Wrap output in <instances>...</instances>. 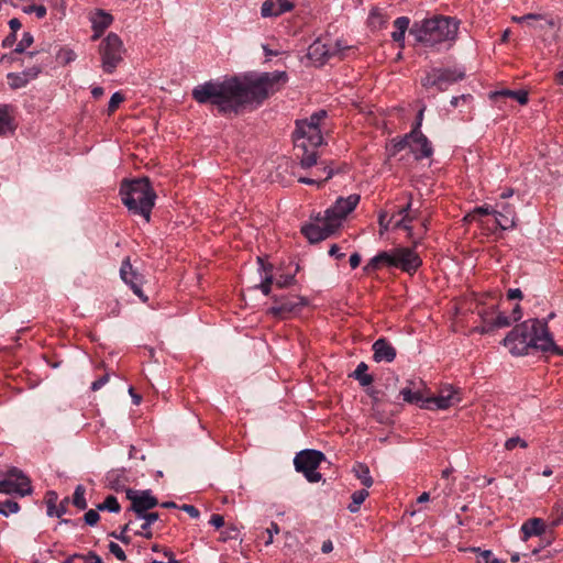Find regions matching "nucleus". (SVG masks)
I'll use <instances>...</instances> for the list:
<instances>
[{
	"instance_id": "nucleus-1",
	"label": "nucleus",
	"mask_w": 563,
	"mask_h": 563,
	"mask_svg": "<svg viewBox=\"0 0 563 563\" xmlns=\"http://www.w3.org/2000/svg\"><path fill=\"white\" fill-rule=\"evenodd\" d=\"M288 80L286 71L263 73L256 77H231L210 80L192 90L199 103H211L221 113H239L246 106H260L269 95L278 91Z\"/></svg>"
},
{
	"instance_id": "nucleus-2",
	"label": "nucleus",
	"mask_w": 563,
	"mask_h": 563,
	"mask_svg": "<svg viewBox=\"0 0 563 563\" xmlns=\"http://www.w3.org/2000/svg\"><path fill=\"white\" fill-rule=\"evenodd\" d=\"M503 344L515 356L528 355L531 350L563 355L549 331L548 321L531 318L514 327L503 340Z\"/></svg>"
},
{
	"instance_id": "nucleus-3",
	"label": "nucleus",
	"mask_w": 563,
	"mask_h": 563,
	"mask_svg": "<svg viewBox=\"0 0 563 563\" xmlns=\"http://www.w3.org/2000/svg\"><path fill=\"white\" fill-rule=\"evenodd\" d=\"M460 21L456 18L434 15L416 21L409 29L415 41L426 47L439 51L442 45L450 48L457 38Z\"/></svg>"
},
{
	"instance_id": "nucleus-4",
	"label": "nucleus",
	"mask_w": 563,
	"mask_h": 563,
	"mask_svg": "<svg viewBox=\"0 0 563 563\" xmlns=\"http://www.w3.org/2000/svg\"><path fill=\"white\" fill-rule=\"evenodd\" d=\"M120 196L131 213L141 216L146 222L150 221L156 194L147 177L124 180L120 187Z\"/></svg>"
},
{
	"instance_id": "nucleus-5",
	"label": "nucleus",
	"mask_w": 563,
	"mask_h": 563,
	"mask_svg": "<svg viewBox=\"0 0 563 563\" xmlns=\"http://www.w3.org/2000/svg\"><path fill=\"white\" fill-rule=\"evenodd\" d=\"M307 123L306 121H297L296 131L294 133L295 148L300 159V165L309 168L317 164V147L323 143V136L320 128Z\"/></svg>"
},
{
	"instance_id": "nucleus-6",
	"label": "nucleus",
	"mask_w": 563,
	"mask_h": 563,
	"mask_svg": "<svg viewBox=\"0 0 563 563\" xmlns=\"http://www.w3.org/2000/svg\"><path fill=\"white\" fill-rule=\"evenodd\" d=\"M126 49L121 37L110 32L99 45L101 68L106 74H112L123 62Z\"/></svg>"
},
{
	"instance_id": "nucleus-7",
	"label": "nucleus",
	"mask_w": 563,
	"mask_h": 563,
	"mask_svg": "<svg viewBox=\"0 0 563 563\" xmlns=\"http://www.w3.org/2000/svg\"><path fill=\"white\" fill-rule=\"evenodd\" d=\"M324 459L321 451L306 449L296 454L294 465L297 472L303 473L308 482L318 483L322 476L317 468Z\"/></svg>"
},
{
	"instance_id": "nucleus-8",
	"label": "nucleus",
	"mask_w": 563,
	"mask_h": 563,
	"mask_svg": "<svg viewBox=\"0 0 563 563\" xmlns=\"http://www.w3.org/2000/svg\"><path fill=\"white\" fill-rule=\"evenodd\" d=\"M464 77L465 71L461 68H432L421 78V85L424 88L435 87L439 91H444Z\"/></svg>"
},
{
	"instance_id": "nucleus-9",
	"label": "nucleus",
	"mask_w": 563,
	"mask_h": 563,
	"mask_svg": "<svg viewBox=\"0 0 563 563\" xmlns=\"http://www.w3.org/2000/svg\"><path fill=\"white\" fill-rule=\"evenodd\" d=\"M0 493L26 496L32 493L29 477L18 467L0 473Z\"/></svg>"
},
{
	"instance_id": "nucleus-10",
	"label": "nucleus",
	"mask_w": 563,
	"mask_h": 563,
	"mask_svg": "<svg viewBox=\"0 0 563 563\" xmlns=\"http://www.w3.org/2000/svg\"><path fill=\"white\" fill-rule=\"evenodd\" d=\"M349 49H351V47L343 45L341 41H338L335 44L328 46L320 40H316L312 44L309 45L307 57L313 63V65L322 66L331 57L338 56L343 58L345 56V52Z\"/></svg>"
},
{
	"instance_id": "nucleus-11",
	"label": "nucleus",
	"mask_w": 563,
	"mask_h": 563,
	"mask_svg": "<svg viewBox=\"0 0 563 563\" xmlns=\"http://www.w3.org/2000/svg\"><path fill=\"white\" fill-rule=\"evenodd\" d=\"M338 230V222H331L325 216L316 218V223L301 228V233L310 243H318L332 235Z\"/></svg>"
},
{
	"instance_id": "nucleus-12",
	"label": "nucleus",
	"mask_w": 563,
	"mask_h": 563,
	"mask_svg": "<svg viewBox=\"0 0 563 563\" xmlns=\"http://www.w3.org/2000/svg\"><path fill=\"white\" fill-rule=\"evenodd\" d=\"M126 498L131 501V506L126 511H133L136 517L148 514L150 509L155 508L158 505V500L152 495L150 489L135 490L128 488Z\"/></svg>"
},
{
	"instance_id": "nucleus-13",
	"label": "nucleus",
	"mask_w": 563,
	"mask_h": 563,
	"mask_svg": "<svg viewBox=\"0 0 563 563\" xmlns=\"http://www.w3.org/2000/svg\"><path fill=\"white\" fill-rule=\"evenodd\" d=\"M360 202V195L352 194L346 198L339 197L335 203L324 211V216L331 222H338V229L342 224V220L351 213Z\"/></svg>"
},
{
	"instance_id": "nucleus-14",
	"label": "nucleus",
	"mask_w": 563,
	"mask_h": 563,
	"mask_svg": "<svg viewBox=\"0 0 563 563\" xmlns=\"http://www.w3.org/2000/svg\"><path fill=\"white\" fill-rule=\"evenodd\" d=\"M461 401L459 390L452 385L444 386L438 396L427 397L423 404L420 405L422 409H448L451 406Z\"/></svg>"
},
{
	"instance_id": "nucleus-15",
	"label": "nucleus",
	"mask_w": 563,
	"mask_h": 563,
	"mask_svg": "<svg viewBox=\"0 0 563 563\" xmlns=\"http://www.w3.org/2000/svg\"><path fill=\"white\" fill-rule=\"evenodd\" d=\"M420 256L410 247L394 249V267L413 274L421 266Z\"/></svg>"
},
{
	"instance_id": "nucleus-16",
	"label": "nucleus",
	"mask_w": 563,
	"mask_h": 563,
	"mask_svg": "<svg viewBox=\"0 0 563 563\" xmlns=\"http://www.w3.org/2000/svg\"><path fill=\"white\" fill-rule=\"evenodd\" d=\"M120 277L121 279L130 286L133 292L143 301L146 302L148 300L147 296L142 290L143 285V276L133 268L130 257H125L122 261L120 267Z\"/></svg>"
},
{
	"instance_id": "nucleus-17",
	"label": "nucleus",
	"mask_w": 563,
	"mask_h": 563,
	"mask_svg": "<svg viewBox=\"0 0 563 563\" xmlns=\"http://www.w3.org/2000/svg\"><path fill=\"white\" fill-rule=\"evenodd\" d=\"M307 300L302 297L292 296L277 299L275 305L268 309V313L274 317L285 318L286 314L294 312L297 308L305 306Z\"/></svg>"
},
{
	"instance_id": "nucleus-18",
	"label": "nucleus",
	"mask_w": 563,
	"mask_h": 563,
	"mask_svg": "<svg viewBox=\"0 0 563 563\" xmlns=\"http://www.w3.org/2000/svg\"><path fill=\"white\" fill-rule=\"evenodd\" d=\"M495 217L501 230H510L517 225L515 207L506 201H498L495 208Z\"/></svg>"
},
{
	"instance_id": "nucleus-19",
	"label": "nucleus",
	"mask_w": 563,
	"mask_h": 563,
	"mask_svg": "<svg viewBox=\"0 0 563 563\" xmlns=\"http://www.w3.org/2000/svg\"><path fill=\"white\" fill-rule=\"evenodd\" d=\"M410 151L416 159L428 158L433 154V148L428 137L421 131H410Z\"/></svg>"
},
{
	"instance_id": "nucleus-20",
	"label": "nucleus",
	"mask_w": 563,
	"mask_h": 563,
	"mask_svg": "<svg viewBox=\"0 0 563 563\" xmlns=\"http://www.w3.org/2000/svg\"><path fill=\"white\" fill-rule=\"evenodd\" d=\"M42 69L38 66L30 67L21 73H9L7 75L8 84L11 89H20L25 87L29 82L36 79Z\"/></svg>"
},
{
	"instance_id": "nucleus-21",
	"label": "nucleus",
	"mask_w": 563,
	"mask_h": 563,
	"mask_svg": "<svg viewBox=\"0 0 563 563\" xmlns=\"http://www.w3.org/2000/svg\"><path fill=\"white\" fill-rule=\"evenodd\" d=\"M294 9V3L289 0H265L261 7L263 18H276Z\"/></svg>"
},
{
	"instance_id": "nucleus-22",
	"label": "nucleus",
	"mask_w": 563,
	"mask_h": 563,
	"mask_svg": "<svg viewBox=\"0 0 563 563\" xmlns=\"http://www.w3.org/2000/svg\"><path fill=\"white\" fill-rule=\"evenodd\" d=\"M373 358L375 362H387L390 363L396 358V349L386 340L378 339L373 344Z\"/></svg>"
},
{
	"instance_id": "nucleus-23",
	"label": "nucleus",
	"mask_w": 563,
	"mask_h": 563,
	"mask_svg": "<svg viewBox=\"0 0 563 563\" xmlns=\"http://www.w3.org/2000/svg\"><path fill=\"white\" fill-rule=\"evenodd\" d=\"M424 388V384L422 380L418 382H409V386L402 388L400 390V395L402 396L404 401L408 404L421 405L426 400L422 389Z\"/></svg>"
},
{
	"instance_id": "nucleus-24",
	"label": "nucleus",
	"mask_w": 563,
	"mask_h": 563,
	"mask_svg": "<svg viewBox=\"0 0 563 563\" xmlns=\"http://www.w3.org/2000/svg\"><path fill=\"white\" fill-rule=\"evenodd\" d=\"M382 266L394 267V250L379 252L375 255L365 266V273H372L379 269Z\"/></svg>"
},
{
	"instance_id": "nucleus-25",
	"label": "nucleus",
	"mask_w": 563,
	"mask_h": 563,
	"mask_svg": "<svg viewBox=\"0 0 563 563\" xmlns=\"http://www.w3.org/2000/svg\"><path fill=\"white\" fill-rule=\"evenodd\" d=\"M547 526L541 518H531L523 522L521 532L523 541H527L533 536H542L545 532Z\"/></svg>"
},
{
	"instance_id": "nucleus-26",
	"label": "nucleus",
	"mask_w": 563,
	"mask_h": 563,
	"mask_svg": "<svg viewBox=\"0 0 563 563\" xmlns=\"http://www.w3.org/2000/svg\"><path fill=\"white\" fill-rule=\"evenodd\" d=\"M10 111V106L0 104V136L14 131L13 118Z\"/></svg>"
},
{
	"instance_id": "nucleus-27",
	"label": "nucleus",
	"mask_w": 563,
	"mask_h": 563,
	"mask_svg": "<svg viewBox=\"0 0 563 563\" xmlns=\"http://www.w3.org/2000/svg\"><path fill=\"white\" fill-rule=\"evenodd\" d=\"M257 262L260 264V268L264 272L261 284L257 286L262 292L267 296L271 292V285L273 283V266L271 264H265L261 257H257Z\"/></svg>"
},
{
	"instance_id": "nucleus-28",
	"label": "nucleus",
	"mask_w": 563,
	"mask_h": 563,
	"mask_svg": "<svg viewBox=\"0 0 563 563\" xmlns=\"http://www.w3.org/2000/svg\"><path fill=\"white\" fill-rule=\"evenodd\" d=\"M410 20L407 16H399L395 20V31L391 33V37L395 42L401 43L404 46V40L406 31L409 29Z\"/></svg>"
},
{
	"instance_id": "nucleus-29",
	"label": "nucleus",
	"mask_w": 563,
	"mask_h": 563,
	"mask_svg": "<svg viewBox=\"0 0 563 563\" xmlns=\"http://www.w3.org/2000/svg\"><path fill=\"white\" fill-rule=\"evenodd\" d=\"M139 519H143L144 523L141 526L142 531H137V536H142L146 539H151L153 533L151 531V526L159 519L158 512H150L142 516H137Z\"/></svg>"
},
{
	"instance_id": "nucleus-30",
	"label": "nucleus",
	"mask_w": 563,
	"mask_h": 563,
	"mask_svg": "<svg viewBox=\"0 0 563 563\" xmlns=\"http://www.w3.org/2000/svg\"><path fill=\"white\" fill-rule=\"evenodd\" d=\"M492 98H496V97H509V98H512L515 100H517L520 104H527L528 103V91L527 90H509V89H504V90H499V91H495L490 95Z\"/></svg>"
},
{
	"instance_id": "nucleus-31",
	"label": "nucleus",
	"mask_w": 563,
	"mask_h": 563,
	"mask_svg": "<svg viewBox=\"0 0 563 563\" xmlns=\"http://www.w3.org/2000/svg\"><path fill=\"white\" fill-rule=\"evenodd\" d=\"M353 472L355 474V476L361 481V483L365 486V487H371L373 485V478L371 476V472H369V468L366 464L364 463H356L354 466H353Z\"/></svg>"
},
{
	"instance_id": "nucleus-32",
	"label": "nucleus",
	"mask_w": 563,
	"mask_h": 563,
	"mask_svg": "<svg viewBox=\"0 0 563 563\" xmlns=\"http://www.w3.org/2000/svg\"><path fill=\"white\" fill-rule=\"evenodd\" d=\"M367 369H368L367 364L364 362H361L356 366L355 371L353 372V374L351 376L354 377L356 380H358V383L362 386H369L373 383L374 378L372 375L366 374Z\"/></svg>"
},
{
	"instance_id": "nucleus-33",
	"label": "nucleus",
	"mask_w": 563,
	"mask_h": 563,
	"mask_svg": "<svg viewBox=\"0 0 563 563\" xmlns=\"http://www.w3.org/2000/svg\"><path fill=\"white\" fill-rule=\"evenodd\" d=\"M97 510L118 514L121 510V506L115 496L109 495L102 503L97 505Z\"/></svg>"
},
{
	"instance_id": "nucleus-34",
	"label": "nucleus",
	"mask_w": 563,
	"mask_h": 563,
	"mask_svg": "<svg viewBox=\"0 0 563 563\" xmlns=\"http://www.w3.org/2000/svg\"><path fill=\"white\" fill-rule=\"evenodd\" d=\"M368 497V492L366 489H360L355 490L351 498L352 503L347 506V509L354 514L360 510L361 505L364 503V500Z\"/></svg>"
},
{
	"instance_id": "nucleus-35",
	"label": "nucleus",
	"mask_w": 563,
	"mask_h": 563,
	"mask_svg": "<svg viewBox=\"0 0 563 563\" xmlns=\"http://www.w3.org/2000/svg\"><path fill=\"white\" fill-rule=\"evenodd\" d=\"M86 488L84 485H77L73 495V505L77 507L79 510H85L87 508V500L85 498Z\"/></svg>"
},
{
	"instance_id": "nucleus-36",
	"label": "nucleus",
	"mask_w": 563,
	"mask_h": 563,
	"mask_svg": "<svg viewBox=\"0 0 563 563\" xmlns=\"http://www.w3.org/2000/svg\"><path fill=\"white\" fill-rule=\"evenodd\" d=\"M112 22V16L108 13L100 12L98 18L92 21V26L96 32H102Z\"/></svg>"
},
{
	"instance_id": "nucleus-37",
	"label": "nucleus",
	"mask_w": 563,
	"mask_h": 563,
	"mask_svg": "<svg viewBox=\"0 0 563 563\" xmlns=\"http://www.w3.org/2000/svg\"><path fill=\"white\" fill-rule=\"evenodd\" d=\"M124 474L123 468L111 470L107 474V481L112 488H119L124 484V479L121 481V476Z\"/></svg>"
},
{
	"instance_id": "nucleus-38",
	"label": "nucleus",
	"mask_w": 563,
	"mask_h": 563,
	"mask_svg": "<svg viewBox=\"0 0 563 563\" xmlns=\"http://www.w3.org/2000/svg\"><path fill=\"white\" fill-rule=\"evenodd\" d=\"M476 214H479V216H488V214H494L495 216V208H492L490 206H481V207H475L468 214L465 216V220L466 221H472L475 219V216Z\"/></svg>"
},
{
	"instance_id": "nucleus-39",
	"label": "nucleus",
	"mask_w": 563,
	"mask_h": 563,
	"mask_svg": "<svg viewBox=\"0 0 563 563\" xmlns=\"http://www.w3.org/2000/svg\"><path fill=\"white\" fill-rule=\"evenodd\" d=\"M494 330L500 328H507L512 324V320L510 317L506 316L504 312H497L495 314V319L490 322Z\"/></svg>"
},
{
	"instance_id": "nucleus-40",
	"label": "nucleus",
	"mask_w": 563,
	"mask_h": 563,
	"mask_svg": "<svg viewBox=\"0 0 563 563\" xmlns=\"http://www.w3.org/2000/svg\"><path fill=\"white\" fill-rule=\"evenodd\" d=\"M464 551H471L473 553L477 554V563H489L490 559L493 558V553L490 550H482L481 548H467L464 549Z\"/></svg>"
},
{
	"instance_id": "nucleus-41",
	"label": "nucleus",
	"mask_w": 563,
	"mask_h": 563,
	"mask_svg": "<svg viewBox=\"0 0 563 563\" xmlns=\"http://www.w3.org/2000/svg\"><path fill=\"white\" fill-rule=\"evenodd\" d=\"M57 499H58V496H57L56 492L49 490L46 493L45 503L47 506V515L49 517H54V511L56 509Z\"/></svg>"
},
{
	"instance_id": "nucleus-42",
	"label": "nucleus",
	"mask_w": 563,
	"mask_h": 563,
	"mask_svg": "<svg viewBox=\"0 0 563 563\" xmlns=\"http://www.w3.org/2000/svg\"><path fill=\"white\" fill-rule=\"evenodd\" d=\"M415 217L416 216H410V214L401 216V218L395 222L394 227L396 229H404L410 234L411 230H412V227L410 223L412 222Z\"/></svg>"
},
{
	"instance_id": "nucleus-43",
	"label": "nucleus",
	"mask_w": 563,
	"mask_h": 563,
	"mask_svg": "<svg viewBox=\"0 0 563 563\" xmlns=\"http://www.w3.org/2000/svg\"><path fill=\"white\" fill-rule=\"evenodd\" d=\"M22 11L24 13H27V14L35 13V15L38 19H43L46 15V8L44 5H42V4H40V5H37V4L25 5V7L22 8Z\"/></svg>"
},
{
	"instance_id": "nucleus-44",
	"label": "nucleus",
	"mask_w": 563,
	"mask_h": 563,
	"mask_svg": "<svg viewBox=\"0 0 563 563\" xmlns=\"http://www.w3.org/2000/svg\"><path fill=\"white\" fill-rule=\"evenodd\" d=\"M33 43V36L31 33L25 32L14 48V53H23L27 47H30Z\"/></svg>"
},
{
	"instance_id": "nucleus-45",
	"label": "nucleus",
	"mask_w": 563,
	"mask_h": 563,
	"mask_svg": "<svg viewBox=\"0 0 563 563\" xmlns=\"http://www.w3.org/2000/svg\"><path fill=\"white\" fill-rule=\"evenodd\" d=\"M130 525H131V520H129L122 528H121V531L119 533L117 532H111L109 536L114 538V539H118L120 540L122 543H125V544H129L131 542V538L126 534L129 528H130Z\"/></svg>"
},
{
	"instance_id": "nucleus-46",
	"label": "nucleus",
	"mask_w": 563,
	"mask_h": 563,
	"mask_svg": "<svg viewBox=\"0 0 563 563\" xmlns=\"http://www.w3.org/2000/svg\"><path fill=\"white\" fill-rule=\"evenodd\" d=\"M407 146L410 147V136L409 133L406 134L404 137L398 140H393V153L396 154L402 150H405Z\"/></svg>"
},
{
	"instance_id": "nucleus-47",
	"label": "nucleus",
	"mask_w": 563,
	"mask_h": 563,
	"mask_svg": "<svg viewBox=\"0 0 563 563\" xmlns=\"http://www.w3.org/2000/svg\"><path fill=\"white\" fill-rule=\"evenodd\" d=\"M496 307H492L489 309H483L478 311V316L482 319L484 324L489 325V323L495 319Z\"/></svg>"
},
{
	"instance_id": "nucleus-48",
	"label": "nucleus",
	"mask_w": 563,
	"mask_h": 563,
	"mask_svg": "<svg viewBox=\"0 0 563 563\" xmlns=\"http://www.w3.org/2000/svg\"><path fill=\"white\" fill-rule=\"evenodd\" d=\"M517 445H519L520 448L522 449H526L528 446V443L521 439L520 437H512V438H509L506 442H505V448L507 450H514Z\"/></svg>"
},
{
	"instance_id": "nucleus-49",
	"label": "nucleus",
	"mask_w": 563,
	"mask_h": 563,
	"mask_svg": "<svg viewBox=\"0 0 563 563\" xmlns=\"http://www.w3.org/2000/svg\"><path fill=\"white\" fill-rule=\"evenodd\" d=\"M99 510L96 509H89L85 516H84V520L86 522V525L88 526H95L97 525V522L99 521L100 519V516H99Z\"/></svg>"
},
{
	"instance_id": "nucleus-50",
	"label": "nucleus",
	"mask_w": 563,
	"mask_h": 563,
	"mask_svg": "<svg viewBox=\"0 0 563 563\" xmlns=\"http://www.w3.org/2000/svg\"><path fill=\"white\" fill-rule=\"evenodd\" d=\"M109 551L121 562H124L126 560V555L124 553V551L122 550V548L115 543V542H110L109 543Z\"/></svg>"
},
{
	"instance_id": "nucleus-51",
	"label": "nucleus",
	"mask_w": 563,
	"mask_h": 563,
	"mask_svg": "<svg viewBox=\"0 0 563 563\" xmlns=\"http://www.w3.org/2000/svg\"><path fill=\"white\" fill-rule=\"evenodd\" d=\"M3 506L8 507V510H4V508H2V506L0 505V514L4 515V516H8L10 514H15L20 509L19 504L16 501H13V500L4 501Z\"/></svg>"
},
{
	"instance_id": "nucleus-52",
	"label": "nucleus",
	"mask_w": 563,
	"mask_h": 563,
	"mask_svg": "<svg viewBox=\"0 0 563 563\" xmlns=\"http://www.w3.org/2000/svg\"><path fill=\"white\" fill-rule=\"evenodd\" d=\"M124 100V97L120 92H114L108 103V110L109 112H113L119 104Z\"/></svg>"
},
{
	"instance_id": "nucleus-53",
	"label": "nucleus",
	"mask_w": 563,
	"mask_h": 563,
	"mask_svg": "<svg viewBox=\"0 0 563 563\" xmlns=\"http://www.w3.org/2000/svg\"><path fill=\"white\" fill-rule=\"evenodd\" d=\"M327 117V112L324 110H319L310 115L309 119H306L305 121L307 123H313L312 125L316 128H320V121Z\"/></svg>"
},
{
	"instance_id": "nucleus-54",
	"label": "nucleus",
	"mask_w": 563,
	"mask_h": 563,
	"mask_svg": "<svg viewBox=\"0 0 563 563\" xmlns=\"http://www.w3.org/2000/svg\"><path fill=\"white\" fill-rule=\"evenodd\" d=\"M295 283V276L294 275H280L278 278H276V286L279 288H285Z\"/></svg>"
},
{
	"instance_id": "nucleus-55",
	"label": "nucleus",
	"mask_w": 563,
	"mask_h": 563,
	"mask_svg": "<svg viewBox=\"0 0 563 563\" xmlns=\"http://www.w3.org/2000/svg\"><path fill=\"white\" fill-rule=\"evenodd\" d=\"M394 217H391L389 220H387V212L386 211H382L378 216V224H379V233L380 235H383L387 230H388V227H389V223L390 221L393 220Z\"/></svg>"
},
{
	"instance_id": "nucleus-56",
	"label": "nucleus",
	"mask_w": 563,
	"mask_h": 563,
	"mask_svg": "<svg viewBox=\"0 0 563 563\" xmlns=\"http://www.w3.org/2000/svg\"><path fill=\"white\" fill-rule=\"evenodd\" d=\"M69 504V498L65 497L58 506H56V509L54 511V517L60 518L67 511V507Z\"/></svg>"
},
{
	"instance_id": "nucleus-57",
	"label": "nucleus",
	"mask_w": 563,
	"mask_h": 563,
	"mask_svg": "<svg viewBox=\"0 0 563 563\" xmlns=\"http://www.w3.org/2000/svg\"><path fill=\"white\" fill-rule=\"evenodd\" d=\"M543 16L541 14L528 13L522 16H512V21L517 23H523L530 20H542Z\"/></svg>"
},
{
	"instance_id": "nucleus-58",
	"label": "nucleus",
	"mask_w": 563,
	"mask_h": 563,
	"mask_svg": "<svg viewBox=\"0 0 563 563\" xmlns=\"http://www.w3.org/2000/svg\"><path fill=\"white\" fill-rule=\"evenodd\" d=\"M80 559H84V563H103L102 559L93 551L88 552L86 555L81 554Z\"/></svg>"
},
{
	"instance_id": "nucleus-59",
	"label": "nucleus",
	"mask_w": 563,
	"mask_h": 563,
	"mask_svg": "<svg viewBox=\"0 0 563 563\" xmlns=\"http://www.w3.org/2000/svg\"><path fill=\"white\" fill-rule=\"evenodd\" d=\"M266 532L268 534V539L266 540L265 544L268 545L273 543V537L274 534L279 533V527L276 522H272L269 528L266 529Z\"/></svg>"
},
{
	"instance_id": "nucleus-60",
	"label": "nucleus",
	"mask_w": 563,
	"mask_h": 563,
	"mask_svg": "<svg viewBox=\"0 0 563 563\" xmlns=\"http://www.w3.org/2000/svg\"><path fill=\"white\" fill-rule=\"evenodd\" d=\"M109 374H104L91 384V390L97 391L109 382Z\"/></svg>"
},
{
	"instance_id": "nucleus-61",
	"label": "nucleus",
	"mask_w": 563,
	"mask_h": 563,
	"mask_svg": "<svg viewBox=\"0 0 563 563\" xmlns=\"http://www.w3.org/2000/svg\"><path fill=\"white\" fill-rule=\"evenodd\" d=\"M180 509L184 510L185 512H187L194 519H198L199 516H200L199 510L195 506H192V505L184 504L180 507Z\"/></svg>"
},
{
	"instance_id": "nucleus-62",
	"label": "nucleus",
	"mask_w": 563,
	"mask_h": 563,
	"mask_svg": "<svg viewBox=\"0 0 563 563\" xmlns=\"http://www.w3.org/2000/svg\"><path fill=\"white\" fill-rule=\"evenodd\" d=\"M210 525L213 526L216 529H220L224 526V518L221 515L214 514L210 518Z\"/></svg>"
},
{
	"instance_id": "nucleus-63",
	"label": "nucleus",
	"mask_w": 563,
	"mask_h": 563,
	"mask_svg": "<svg viewBox=\"0 0 563 563\" xmlns=\"http://www.w3.org/2000/svg\"><path fill=\"white\" fill-rule=\"evenodd\" d=\"M522 318V310H521V307L519 303H517L512 311H511V316H510V319L512 320V322H517L519 321L520 319Z\"/></svg>"
},
{
	"instance_id": "nucleus-64",
	"label": "nucleus",
	"mask_w": 563,
	"mask_h": 563,
	"mask_svg": "<svg viewBox=\"0 0 563 563\" xmlns=\"http://www.w3.org/2000/svg\"><path fill=\"white\" fill-rule=\"evenodd\" d=\"M508 299H521L522 298V291L519 288H511L507 292Z\"/></svg>"
}]
</instances>
